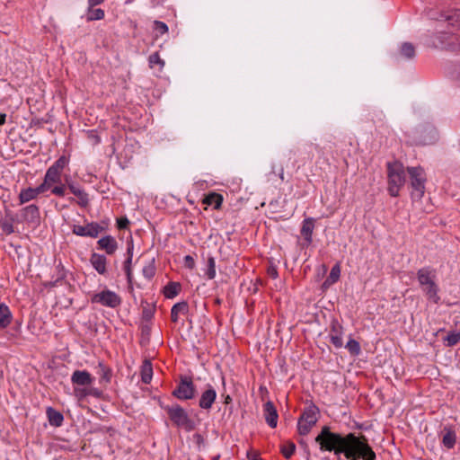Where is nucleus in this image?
<instances>
[{
    "instance_id": "obj_1",
    "label": "nucleus",
    "mask_w": 460,
    "mask_h": 460,
    "mask_svg": "<svg viewBox=\"0 0 460 460\" xmlns=\"http://www.w3.org/2000/svg\"><path fill=\"white\" fill-rule=\"evenodd\" d=\"M322 451H333L336 456L343 454L349 460H376V455L370 447L366 436L354 433L342 435L332 432L328 426L323 427L315 438Z\"/></svg>"
},
{
    "instance_id": "obj_2",
    "label": "nucleus",
    "mask_w": 460,
    "mask_h": 460,
    "mask_svg": "<svg viewBox=\"0 0 460 460\" xmlns=\"http://www.w3.org/2000/svg\"><path fill=\"white\" fill-rule=\"evenodd\" d=\"M166 411L169 420L176 428L183 429L185 431H192L196 428V424L189 416L188 412L180 404L163 406Z\"/></svg>"
},
{
    "instance_id": "obj_3",
    "label": "nucleus",
    "mask_w": 460,
    "mask_h": 460,
    "mask_svg": "<svg viewBox=\"0 0 460 460\" xmlns=\"http://www.w3.org/2000/svg\"><path fill=\"white\" fill-rule=\"evenodd\" d=\"M417 279L428 298L438 304L440 297L438 295V287L435 282L436 271L429 267L421 268L417 271Z\"/></svg>"
},
{
    "instance_id": "obj_4",
    "label": "nucleus",
    "mask_w": 460,
    "mask_h": 460,
    "mask_svg": "<svg viewBox=\"0 0 460 460\" xmlns=\"http://www.w3.org/2000/svg\"><path fill=\"white\" fill-rule=\"evenodd\" d=\"M388 193L392 197H398L401 188L405 183V172L402 163H387Z\"/></svg>"
},
{
    "instance_id": "obj_5",
    "label": "nucleus",
    "mask_w": 460,
    "mask_h": 460,
    "mask_svg": "<svg viewBox=\"0 0 460 460\" xmlns=\"http://www.w3.org/2000/svg\"><path fill=\"white\" fill-rule=\"evenodd\" d=\"M196 394L197 389L192 377L181 375L176 387L172 392V395L178 400L188 401L195 398Z\"/></svg>"
},
{
    "instance_id": "obj_6",
    "label": "nucleus",
    "mask_w": 460,
    "mask_h": 460,
    "mask_svg": "<svg viewBox=\"0 0 460 460\" xmlns=\"http://www.w3.org/2000/svg\"><path fill=\"white\" fill-rule=\"evenodd\" d=\"M408 173L411 177V186L412 190L411 196L412 199H420L425 193V172L424 170L418 167H408Z\"/></svg>"
},
{
    "instance_id": "obj_7",
    "label": "nucleus",
    "mask_w": 460,
    "mask_h": 460,
    "mask_svg": "<svg viewBox=\"0 0 460 460\" xmlns=\"http://www.w3.org/2000/svg\"><path fill=\"white\" fill-rule=\"evenodd\" d=\"M424 13L429 20L447 22V26H456L460 29V9L451 10L447 13H439L436 9L428 8Z\"/></svg>"
},
{
    "instance_id": "obj_8",
    "label": "nucleus",
    "mask_w": 460,
    "mask_h": 460,
    "mask_svg": "<svg viewBox=\"0 0 460 460\" xmlns=\"http://www.w3.org/2000/svg\"><path fill=\"white\" fill-rule=\"evenodd\" d=\"M436 41H433L435 48L457 50L460 48V37L451 31H438L435 34Z\"/></svg>"
},
{
    "instance_id": "obj_9",
    "label": "nucleus",
    "mask_w": 460,
    "mask_h": 460,
    "mask_svg": "<svg viewBox=\"0 0 460 460\" xmlns=\"http://www.w3.org/2000/svg\"><path fill=\"white\" fill-rule=\"evenodd\" d=\"M92 303L100 304L103 306L116 308L121 304V298L118 294L109 289L94 294L91 298Z\"/></svg>"
},
{
    "instance_id": "obj_10",
    "label": "nucleus",
    "mask_w": 460,
    "mask_h": 460,
    "mask_svg": "<svg viewBox=\"0 0 460 460\" xmlns=\"http://www.w3.org/2000/svg\"><path fill=\"white\" fill-rule=\"evenodd\" d=\"M106 230L97 222H91L85 226L74 225L72 233L78 236L96 238L99 234Z\"/></svg>"
},
{
    "instance_id": "obj_11",
    "label": "nucleus",
    "mask_w": 460,
    "mask_h": 460,
    "mask_svg": "<svg viewBox=\"0 0 460 460\" xmlns=\"http://www.w3.org/2000/svg\"><path fill=\"white\" fill-rule=\"evenodd\" d=\"M66 189H68L71 193H73L75 197H77V200L74 198H69V201L71 203L76 202L81 208H86L89 205V197L88 194L81 188L77 187L74 182H69L67 179L66 180Z\"/></svg>"
},
{
    "instance_id": "obj_12",
    "label": "nucleus",
    "mask_w": 460,
    "mask_h": 460,
    "mask_svg": "<svg viewBox=\"0 0 460 460\" xmlns=\"http://www.w3.org/2000/svg\"><path fill=\"white\" fill-rule=\"evenodd\" d=\"M46 191L47 190L45 185H42L41 183L36 188L29 187L27 189H22L19 194L20 204H24L32 199H35L40 194H42Z\"/></svg>"
},
{
    "instance_id": "obj_13",
    "label": "nucleus",
    "mask_w": 460,
    "mask_h": 460,
    "mask_svg": "<svg viewBox=\"0 0 460 460\" xmlns=\"http://www.w3.org/2000/svg\"><path fill=\"white\" fill-rule=\"evenodd\" d=\"M217 399V392L211 385H208L206 390L201 394L199 400V406L203 410L211 409Z\"/></svg>"
},
{
    "instance_id": "obj_14",
    "label": "nucleus",
    "mask_w": 460,
    "mask_h": 460,
    "mask_svg": "<svg viewBox=\"0 0 460 460\" xmlns=\"http://www.w3.org/2000/svg\"><path fill=\"white\" fill-rule=\"evenodd\" d=\"M263 415L266 420V423L272 429L276 428L278 425L279 414L278 411L274 405V403L270 401H268L263 404Z\"/></svg>"
},
{
    "instance_id": "obj_15",
    "label": "nucleus",
    "mask_w": 460,
    "mask_h": 460,
    "mask_svg": "<svg viewBox=\"0 0 460 460\" xmlns=\"http://www.w3.org/2000/svg\"><path fill=\"white\" fill-rule=\"evenodd\" d=\"M315 219L313 217H307L303 220L300 234L304 238V246H309L313 242V232L314 229Z\"/></svg>"
},
{
    "instance_id": "obj_16",
    "label": "nucleus",
    "mask_w": 460,
    "mask_h": 460,
    "mask_svg": "<svg viewBox=\"0 0 460 460\" xmlns=\"http://www.w3.org/2000/svg\"><path fill=\"white\" fill-rule=\"evenodd\" d=\"M93 381L92 375L86 370H75L71 376V382L75 385L88 386Z\"/></svg>"
},
{
    "instance_id": "obj_17",
    "label": "nucleus",
    "mask_w": 460,
    "mask_h": 460,
    "mask_svg": "<svg viewBox=\"0 0 460 460\" xmlns=\"http://www.w3.org/2000/svg\"><path fill=\"white\" fill-rule=\"evenodd\" d=\"M98 249L104 250L108 255H112L118 249V243L111 235L100 238L97 242Z\"/></svg>"
},
{
    "instance_id": "obj_18",
    "label": "nucleus",
    "mask_w": 460,
    "mask_h": 460,
    "mask_svg": "<svg viewBox=\"0 0 460 460\" xmlns=\"http://www.w3.org/2000/svg\"><path fill=\"white\" fill-rule=\"evenodd\" d=\"M22 221L27 223H35L40 219L39 207L31 204L24 207L21 211Z\"/></svg>"
},
{
    "instance_id": "obj_19",
    "label": "nucleus",
    "mask_w": 460,
    "mask_h": 460,
    "mask_svg": "<svg viewBox=\"0 0 460 460\" xmlns=\"http://www.w3.org/2000/svg\"><path fill=\"white\" fill-rule=\"evenodd\" d=\"M342 326L338 322H333L331 326L329 337L331 343L337 349L343 346L342 341Z\"/></svg>"
},
{
    "instance_id": "obj_20",
    "label": "nucleus",
    "mask_w": 460,
    "mask_h": 460,
    "mask_svg": "<svg viewBox=\"0 0 460 460\" xmlns=\"http://www.w3.org/2000/svg\"><path fill=\"white\" fill-rule=\"evenodd\" d=\"M62 172L49 166L47 170L42 185H45L47 190H49L55 183H60Z\"/></svg>"
},
{
    "instance_id": "obj_21",
    "label": "nucleus",
    "mask_w": 460,
    "mask_h": 460,
    "mask_svg": "<svg viewBox=\"0 0 460 460\" xmlns=\"http://www.w3.org/2000/svg\"><path fill=\"white\" fill-rule=\"evenodd\" d=\"M319 408L311 403L308 407H306L303 413L301 414L300 420H305V422L309 424L315 425L318 420Z\"/></svg>"
},
{
    "instance_id": "obj_22",
    "label": "nucleus",
    "mask_w": 460,
    "mask_h": 460,
    "mask_svg": "<svg viewBox=\"0 0 460 460\" xmlns=\"http://www.w3.org/2000/svg\"><path fill=\"white\" fill-rule=\"evenodd\" d=\"M90 262L99 274L104 275L106 273L107 259L104 255L93 252L91 255Z\"/></svg>"
},
{
    "instance_id": "obj_23",
    "label": "nucleus",
    "mask_w": 460,
    "mask_h": 460,
    "mask_svg": "<svg viewBox=\"0 0 460 460\" xmlns=\"http://www.w3.org/2000/svg\"><path fill=\"white\" fill-rule=\"evenodd\" d=\"M442 444L445 447L451 449L455 447L456 442V435L454 429L449 427L443 429Z\"/></svg>"
},
{
    "instance_id": "obj_24",
    "label": "nucleus",
    "mask_w": 460,
    "mask_h": 460,
    "mask_svg": "<svg viewBox=\"0 0 460 460\" xmlns=\"http://www.w3.org/2000/svg\"><path fill=\"white\" fill-rule=\"evenodd\" d=\"M46 413L49 422L51 426L60 427L62 425L64 421V416L60 411L55 410L52 407H48Z\"/></svg>"
},
{
    "instance_id": "obj_25",
    "label": "nucleus",
    "mask_w": 460,
    "mask_h": 460,
    "mask_svg": "<svg viewBox=\"0 0 460 460\" xmlns=\"http://www.w3.org/2000/svg\"><path fill=\"white\" fill-rule=\"evenodd\" d=\"M223 196L217 192H209L203 199V203L208 206H213L214 209H220L223 203Z\"/></svg>"
},
{
    "instance_id": "obj_26",
    "label": "nucleus",
    "mask_w": 460,
    "mask_h": 460,
    "mask_svg": "<svg viewBox=\"0 0 460 460\" xmlns=\"http://www.w3.org/2000/svg\"><path fill=\"white\" fill-rule=\"evenodd\" d=\"M13 315L9 307L2 303L0 304V329L6 328L12 322Z\"/></svg>"
},
{
    "instance_id": "obj_27",
    "label": "nucleus",
    "mask_w": 460,
    "mask_h": 460,
    "mask_svg": "<svg viewBox=\"0 0 460 460\" xmlns=\"http://www.w3.org/2000/svg\"><path fill=\"white\" fill-rule=\"evenodd\" d=\"M141 381L144 384H150L153 376V367L152 363L148 359H145L141 366Z\"/></svg>"
},
{
    "instance_id": "obj_28",
    "label": "nucleus",
    "mask_w": 460,
    "mask_h": 460,
    "mask_svg": "<svg viewBox=\"0 0 460 460\" xmlns=\"http://www.w3.org/2000/svg\"><path fill=\"white\" fill-rule=\"evenodd\" d=\"M98 368H99L98 374L101 376L100 382L101 383L104 382L106 384L111 383V377H112L111 368L109 367L108 366H106L103 362H99Z\"/></svg>"
},
{
    "instance_id": "obj_29",
    "label": "nucleus",
    "mask_w": 460,
    "mask_h": 460,
    "mask_svg": "<svg viewBox=\"0 0 460 460\" xmlns=\"http://www.w3.org/2000/svg\"><path fill=\"white\" fill-rule=\"evenodd\" d=\"M399 53L402 58L411 59L415 57V48L411 43L404 42L401 45Z\"/></svg>"
},
{
    "instance_id": "obj_30",
    "label": "nucleus",
    "mask_w": 460,
    "mask_h": 460,
    "mask_svg": "<svg viewBox=\"0 0 460 460\" xmlns=\"http://www.w3.org/2000/svg\"><path fill=\"white\" fill-rule=\"evenodd\" d=\"M181 291V285L177 282H169L164 290V295L166 298L175 297Z\"/></svg>"
},
{
    "instance_id": "obj_31",
    "label": "nucleus",
    "mask_w": 460,
    "mask_h": 460,
    "mask_svg": "<svg viewBox=\"0 0 460 460\" xmlns=\"http://www.w3.org/2000/svg\"><path fill=\"white\" fill-rule=\"evenodd\" d=\"M296 451V445L294 442L288 440L280 446V452L286 459L291 458Z\"/></svg>"
},
{
    "instance_id": "obj_32",
    "label": "nucleus",
    "mask_w": 460,
    "mask_h": 460,
    "mask_svg": "<svg viewBox=\"0 0 460 460\" xmlns=\"http://www.w3.org/2000/svg\"><path fill=\"white\" fill-rule=\"evenodd\" d=\"M206 276L210 280L216 278V261L213 256L208 257Z\"/></svg>"
},
{
    "instance_id": "obj_33",
    "label": "nucleus",
    "mask_w": 460,
    "mask_h": 460,
    "mask_svg": "<svg viewBox=\"0 0 460 460\" xmlns=\"http://www.w3.org/2000/svg\"><path fill=\"white\" fill-rule=\"evenodd\" d=\"M443 341L446 346L453 347L456 345L460 341V332H450L443 339Z\"/></svg>"
},
{
    "instance_id": "obj_34",
    "label": "nucleus",
    "mask_w": 460,
    "mask_h": 460,
    "mask_svg": "<svg viewBox=\"0 0 460 460\" xmlns=\"http://www.w3.org/2000/svg\"><path fill=\"white\" fill-rule=\"evenodd\" d=\"M149 66L151 68L155 67V66H158V70L161 71L163 67L164 66V61L160 58V55L158 52H155L152 55L149 56L148 58Z\"/></svg>"
},
{
    "instance_id": "obj_35",
    "label": "nucleus",
    "mask_w": 460,
    "mask_h": 460,
    "mask_svg": "<svg viewBox=\"0 0 460 460\" xmlns=\"http://www.w3.org/2000/svg\"><path fill=\"white\" fill-rule=\"evenodd\" d=\"M341 276V267L339 263H336L331 270L330 275L325 280L324 284L330 282V284H333L337 282Z\"/></svg>"
},
{
    "instance_id": "obj_36",
    "label": "nucleus",
    "mask_w": 460,
    "mask_h": 460,
    "mask_svg": "<svg viewBox=\"0 0 460 460\" xmlns=\"http://www.w3.org/2000/svg\"><path fill=\"white\" fill-rule=\"evenodd\" d=\"M55 186H51L49 189L51 191V194L58 196V197H64L66 193V183H63L60 181V183H55Z\"/></svg>"
},
{
    "instance_id": "obj_37",
    "label": "nucleus",
    "mask_w": 460,
    "mask_h": 460,
    "mask_svg": "<svg viewBox=\"0 0 460 460\" xmlns=\"http://www.w3.org/2000/svg\"><path fill=\"white\" fill-rule=\"evenodd\" d=\"M345 347L352 356H358L360 353V345L354 339H350Z\"/></svg>"
},
{
    "instance_id": "obj_38",
    "label": "nucleus",
    "mask_w": 460,
    "mask_h": 460,
    "mask_svg": "<svg viewBox=\"0 0 460 460\" xmlns=\"http://www.w3.org/2000/svg\"><path fill=\"white\" fill-rule=\"evenodd\" d=\"M314 426V424H309V423L305 422V420H300V418H299L298 422H297V431H298L299 435L305 436L311 431V429Z\"/></svg>"
},
{
    "instance_id": "obj_39",
    "label": "nucleus",
    "mask_w": 460,
    "mask_h": 460,
    "mask_svg": "<svg viewBox=\"0 0 460 460\" xmlns=\"http://www.w3.org/2000/svg\"><path fill=\"white\" fill-rule=\"evenodd\" d=\"M155 259H153L147 265L143 268V275L147 279H151L155 275Z\"/></svg>"
},
{
    "instance_id": "obj_40",
    "label": "nucleus",
    "mask_w": 460,
    "mask_h": 460,
    "mask_svg": "<svg viewBox=\"0 0 460 460\" xmlns=\"http://www.w3.org/2000/svg\"><path fill=\"white\" fill-rule=\"evenodd\" d=\"M131 266H132V259L127 257V259L125 260V261L123 263V268H124V271L127 276V280L129 284H131L132 279H133Z\"/></svg>"
},
{
    "instance_id": "obj_41",
    "label": "nucleus",
    "mask_w": 460,
    "mask_h": 460,
    "mask_svg": "<svg viewBox=\"0 0 460 460\" xmlns=\"http://www.w3.org/2000/svg\"><path fill=\"white\" fill-rule=\"evenodd\" d=\"M104 16V11L101 8L97 9H90L87 13V20L93 21V20H100L102 19Z\"/></svg>"
},
{
    "instance_id": "obj_42",
    "label": "nucleus",
    "mask_w": 460,
    "mask_h": 460,
    "mask_svg": "<svg viewBox=\"0 0 460 460\" xmlns=\"http://www.w3.org/2000/svg\"><path fill=\"white\" fill-rule=\"evenodd\" d=\"M68 158L66 156V155H61L52 165L51 167H53L54 169L59 171V172H63V170L65 169V167L68 164Z\"/></svg>"
},
{
    "instance_id": "obj_43",
    "label": "nucleus",
    "mask_w": 460,
    "mask_h": 460,
    "mask_svg": "<svg viewBox=\"0 0 460 460\" xmlns=\"http://www.w3.org/2000/svg\"><path fill=\"white\" fill-rule=\"evenodd\" d=\"M178 314H187L189 312V305L185 301L179 302L172 307Z\"/></svg>"
},
{
    "instance_id": "obj_44",
    "label": "nucleus",
    "mask_w": 460,
    "mask_h": 460,
    "mask_svg": "<svg viewBox=\"0 0 460 460\" xmlns=\"http://www.w3.org/2000/svg\"><path fill=\"white\" fill-rule=\"evenodd\" d=\"M154 314H155V306L150 305L149 304L146 303V305L143 306V311H142L143 319L146 321H149L154 316Z\"/></svg>"
},
{
    "instance_id": "obj_45",
    "label": "nucleus",
    "mask_w": 460,
    "mask_h": 460,
    "mask_svg": "<svg viewBox=\"0 0 460 460\" xmlns=\"http://www.w3.org/2000/svg\"><path fill=\"white\" fill-rule=\"evenodd\" d=\"M0 227L5 234H11L14 232V227L12 221H0Z\"/></svg>"
},
{
    "instance_id": "obj_46",
    "label": "nucleus",
    "mask_w": 460,
    "mask_h": 460,
    "mask_svg": "<svg viewBox=\"0 0 460 460\" xmlns=\"http://www.w3.org/2000/svg\"><path fill=\"white\" fill-rule=\"evenodd\" d=\"M129 224H130V222L126 217H119L117 219V227L119 230L127 229L128 227Z\"/></svg>"
},
{
    "instance_id": "obj_47",
    "label": "nucleus",
    "mask_w": 460,
    "mask_h": 460,
    "mask_svg": "<svg viewBox=\"0 0 460 460\" xmlns=\"http://www.w3.org/2000/svg\"><path fill=\"white\" fill-rule=\"evenodd\" d=\"M88 390H89V387H84V388H75V394L79 398V399H83V398H85L87 396H89V394H88Z\"/></svg>"
},
{
    "instance_id": "obj_48",
    "label": "nucleus",
    "mask_w": 460,
    "mask_h": 460,
    "mask_svg": "<svg viewBox=\"0 0 460 460\" xmlns=\"http://www.w3.org/2000/svg\"><path fill=\"white\" fill-rule=\"evenodd\" d=\"M184 266L190 270H193L195 268V261L192 256L186 255L183 259Z\"/></svg>"
},
{
    "instance_id": "obj_49",
    "label": "nucleus",
    "mask_w": 460,
    "mask_h": 460,
    "mask_svg": "<svg viewBox=\"0 0 460 460\" xmlns=\"http://www.w3.org/2000/svg\"><path fill=\"white\" fill-rule=\"evenodd\" d=\"M88 394H89V396H93L97 399L102 398V394H103L102 390L95 388V387H89Z\"/></svg>"
},
{
    "instance_id": "obj_50",
    "label": "nucleus",
    "mask_w": 460,
    "mask_h": 460,
    "mask_svg": "<svg viewBox=\"0 0 460 460\" xmlns=\"http://www.w3.org/2000/svg\"><path fill=\"white\" fill-rule=\"evenodd\" d=\"M58 269V279L56 281L62 280L66 278V270L64 269V266L61 264V262L57 266Z\"/></svg>"
},
{
    "instance_id": "obj_51",
    "label": "nucleus",
    "mask_w": 460,
    "mask_h": 460,
    "mask_svg": "<svg viewBox=\"0 0 460 460\" xmlns=\"http://www.w3.org/2000/svg\"><path fill=\"white\" fill-rule=\"evenodd\" d=\"M133 249H134V245H133V240L132 238H130L129 241H128V247H127V257L128 258H133Z\"/></svg>"
},
{
    "instance_id": "obj_52",
    "label": "nucleus",
    "mask_w": 460,
    "mask_h": 460,
    "mask_svg": "<svg viewBox=\"0 0 460 460\" xmlns=\"http://www.w3.org/2000/svg\"><path fill=\"white\" fill-rule=\"evenodd\" d=\"M268 274L272 278V279H277L278 278V271H277V269L274 268V267H270L269 268L268 270Z\"/></svg>"
},
{
    "instance_id": "obj_53",
    "label": "nucleus",
    "mask_w": 460,
    "mask_h": 460,
    "mask_svg": "<svg viewBox=\"0 0 460 460\" xmlns=\"http://www.w3.org/2000/svg\"><path fill=\"white\" fill-rule=\"evenodd\" d=\"M154 23L155 25V29H168V26L166 25V23H164L163 22L155 21Z\"/></svg>"
},
{
    "instance_id": "obj_54",
    "label": "nucleus",
    "mask_w": 460,
    "mask_h": 460,
    "mask_svg": "<svg viewBox=\"0 0 460 460\" xmlns=\"http://www.w3.org/2000/svg\"><path fill=\"white\" fill-rule=\"evenodd\" d=\"M179 315L172 308L171 310V320L172 323H177L179 319Z\"/></svg>"
},
{
    "instance_id": "obj_55",
    "label": "nucleus",
    "mask_w": 460,
    "mask_h": 460,
    "mask_svg": "<svg viewBox=\"0 0 460 460\" xmlns=\"http://www.w3.org/2000/svg\"><path fill=\"white\" fill-rule=\"evenodd\" d=\"M247 456L249 460H262L258 455L253 453H248Z\"/></svg>"
},
{
    "instance_id": "obj_56",
    "label": "nucleus",
    "mask_w": 460,
    "mask_h": 460,
    "mask_svg": "<svg viewBox=\"0 0 460 460\" xmlns=\"http://www.w3.org/2000/svg\"><path fill=\"white\" fill-rule=\"evenodd\" d=\"M278 174H279V177L280 181H284V180H285V177H284V168L282 166L279 167Z\"/></svg>"
},
{
    "instance_id": "obj_57",
    "label": "nucleus",
    "mask_w": 460,
    "mask_h": 460,
    "mask_svg": "<svg viewBox=\"0 0 460 460\" xmlns=\"http://www.w3.org/2000/svg\"><path fill=\"white\" fill-rule=\"evenodd\" d=\"M90 6L100 4L103 0H88Z\"/></svg>"
},
{
    "instance_id": "obj_58",
    "label": "nucleus",
    "mask_w": 460,
    "mask_h": 460,
    "mask_svg": "<svg viewBox=\"0 0 460 460\" xmlns=\"http://www.w3.org/2000/svg\"><path fill=\"white\" fill-rule=\"evenodd\" d=\"M5 119H6V114L0 113V126L4 125L5 123Z\"/></svg>"
},
{
    "instance_id": "obj_59",
    "label": "nucleus",
    "mask_w": 460,
    "mask_h": 460,
    "mask_svg": "<svg viewBox=\"0 0 460 460\" xmlns=\"http://www.w3.org/2000/svg\"><path fill=\"white\" fill-rule=\"evenodd\" d=\"M231 402H232V398H231V396H230V395H228V394H227V395L225 397L224 403L228 404V403H230Z\"/></svg>"
},
{
    "instance_id": "obj_60",
    "label": "nucleus",
    "mask_w": 460,
    "mask_h": 460,
    "mask_svg": "<svg viewBox=\"0 0 460 460\" xmlns=\"http://www.w3.org/2000/svg\"><path fill=\"white\" fill-rule=\"evenodd\" d=\"M219 459H220V456L219 455H217V456L213 457V460H219Z\"/></svg>"
},
{
    "instance_id": "obj_61",
    "label": "nucleus",
    "mask_w": 460,
    "mask_h": 460,
    "mask_svg": "<svg viewBox=\"0 0 460 460\" xmlns=\"http://www.w3.org/2000/svg\"><path fill=\"white\" fill-rule=\"evenodd\" d=\"M314 148H315V149H319L320 147H319V146H318V145H315V146H314Z\"/></svg>"
},
{
    "instance_id": "obj_62",
    "label": "nucleus",
    "mask_w": 460,
    "mask_h": 460,
    "mask_svg": "<svg viewBox=\"0 0 460 460\" xmlns=\"http://www.w3.org/2000/svg\"><path fill=\"white\" fill-rule=\"evenodd\" d=\"M458 78H459V81H460V71H459V76H458Z\"/></svg>"
},
{
    "instance_id": "obj_63",
    "label": "nucleus",
    "mask_w": 460,
    "mask_h": 460,
    "mask_svg": "<svg viewBox=\"0 0 460 460\" xmlns=\"http://www.w3.org/2000/svg\"><path fill=\"white\" fill-rule=\"evenodd\" d=\"M340 460V459H339Z\"/></svg>"
}]
</instances>
